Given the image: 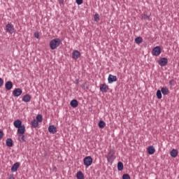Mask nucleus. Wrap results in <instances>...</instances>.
I'll return each instance as SVG.
<instances>
[{
	"label": "nucleus",
	"instance_id": "1",
	"mask_svg": "<svg viewBox=\"0 0 179 179\" xmlns=\"http://www.w3.org/2000/svg\"><path fill=\"white\" fill-rule=\"evenodd\" d=\"M15 128L17 129V134H19L18 139L20 142H26L24 139V132H26V127L23 124L20 120H17L13 122Z\"/></svg>",
	"mask_w": 179,
	"mask_h": 179
},
{
	"label": "nucleus",
	"instance_id": "2",
	"mask_svg": "<svg viewBox=\"0 0 179 179\" xmlns=\"http://www.w3.org/2000/svg\"><path fill=\"white\" fill-rule=\"evenodd\" d=\"M61 43H62L61 39L58 38L52 39L50 42V47L52 50H57V48H58V47L61 45Z\"/></svg>",
	"mask_w": 179,
	"mask_h": 179
},
{
	"label": "nucleus",
	"instance_id": "3",
	"mask_svg": "<svg viewBox=\"0 0 179 179\" xmlns=\"http://www.w3.org/2000/svg\"><path fill=\"white\" fill-rule=\"evenodd\" d=\"M83 163L85 166H86L87 167H89L92 166V164H93V158H92V157L90 156L86 157L83 159Z\"/></svg>",
	"mask_w": 179,
	"mask_h": 179
},
{
	"label": "nucleus",
	"instance_id": "4",
	"mask_svg": "<svg viewBox=\"0 0 179 179\" xmlns=\"http://www.w3.org/2000/svg\"><path fill=\"white\" fill-rule=\"evenodd\" d=\"M152 54L155 57H159V55L162 54V49L160 48V46L155 47L152 50Z\"/></svg>",
	"mask_w": 179,
	"mask_h": 179
},
{
	"label": "nucleus",
	"instance_id": "5",
	"mask_svg": "<svg viewBox=\"0 0 179 179\" xmlns=\"http://www.w3.org/2000/svg\"><path fill=\"white\" fill-rule=\"evenodd\" d=\"M6 32L10 33V34H13V33L15 32V28L10 24H8L6 25Z\"/></svg>",
	"mask_w": 179,
	"mask_h": 179
},
{
	"label": "nucleus",
	"instance_id": "6",
	"mask_svg": "<svg viewBox=\"0 0 179 179\" xmlns=\"http://www.w3.org/2000/svg\"><path fill=\"white\" fill-rule=\"evenodd\" d=\"M114 155H115V152L114 150H110L108 155H106L107 161L111 162V159H114Z\"/></svg>",
	"mask_w": 179,
	"mask_h": 179
},
{
	"label": "nucleus",
	"instance_id": "7",
	"mask_svg": "<svg viewBox=\"0 0 179 179\" xmlns=\"http://www.w3.org/2000/svg\"><path fill=\"white\" fill-rule=\"evenodd\" d=\"M99 89L103 93H107V92H108L109 87L106 84H101Z\"/></svg>",
	"mask_w": 179,
	"mask_h": 179
},
{
	"label": "nucleus",
	"instance_id": "8",
	"mask_svg": "<svg viewBox=\"0 0 179 179\" xmlns=\"http://www.w3.org/2000/svg\"><path fill=\"white\" fill-rule=\"evenodd\" d=\"M23 93V91L20 88H16L13 90V94L15 97H19Z\"/></svg>",
	"mask_w": 179,
	"mask_h": 179
},
{
	"label": "nucleus",
	"instance_id": "9",
	"mask_svg": "<svg viewBox=\"0 0 179 179\" xmlns=\"http://www.w3.org/2000/svg\"><path fill=\"white\" fill-rule=\"evenodd\" d=\"M72 58L73 59L80 58V52L78 50H73L72 52Z\"/></svg>",
	"mask_w": 179,
	"mask_h": 179
},
{
	"label": "nucleus",
	"instance_id": "10",
	"mask_svg": "<svg viewBox=\"0 0 179 179\" xmlns=\"http://www.w3.org/2000/svg\"><path fill=\"white\" fill-rule=\"evenodd\" d=\"M167 62H169V61L166 57H163L159 61L160 66H166V65H167Z\"/></svg>",
	"mask_w": 179,
	"mask_h": 179
},
{
	"label": "nucleus",
	"instance_id": "11",
	"mask_svg": "<svg viewBox=\"0 0 179 179\" xmlns=\"http://www.w3.org/2000/svg\"><path fill=\"white\" fill-rule=\"evenodd\" d=\"M147 152L148 155H155V152H156V149H155V147L153 145H150L147 148Z\"/></svg>",
	"mask_w": 179,
	"mask_h": 179
},
{
	"label": "nucleus",
	"instance_id": "12",
	"mask_svg": "<svg viewBox=\"0 0 179 179\" xmlns=\"http://www.w3.org/2000/svg\"><path fill=\"white\" fill-rule=\"evenodd\" d=\"M30 100H31V96L29 94H25L22 97V101H24V103H29L30 102Z\"/></svg>",
	"mask_w": 179,
	"mask_h": 179
},
{
	"label": "nucleus",
	"instance_id": "13",
	"mask_svg": "<svg viewBox=\"0 0 179 179\" xmlns=\"http://www.w3.org/2000/svg\"><path fill=\"white\" fill-rule=\"evenodd\" d=\"M108 83H113V82H117V76L110 74L108 78Z\"/></svg>",
	"mask_w": 179,
	"mask_h": 179
},
{
	"label": "nucleus",
	"instance_id": "14",
	"mask_svg": "<svg viewBox=\"0 0 179 179\" xmlns=\"http://www.w3.org/2000/svg\"><path fill=\"white\" fill-rule=\"evenodd\" d=\"M19 166H20V164H19V162L15 163L11 167L12 173H15V171H17V169H19Z\"/></svg>",
	"mask_w": 179,
	"mask_h": 179
},
{
	"label": "nucleus",
	"instance_id": "15",
	"mask_svg": "<svg viewBox=\"0 0 179 179\" xmlns=\"http://www.w3.org/2000/svg\"><path fill=\"white\" fill-rule=\"evenodd\" d=\"M48 131L50 134H57V127L54 125H50L48 127Z\"/></svg>",
	"mask_w": 179,
	"mask_h": 179
},
{
	"label": "nucleus",
	"instance_id": "16",
	"mask_svg": "<svg viewBox=\"0 0 179 179\" xmlns=\"http://www.w3.org/2000/svg\"><path fill=\"white\" fill-rule=\"evenodd\" d=\"M70 106H71L73 108H76V107L79 106V102H78V100L76 99H73L70 103Z\"/></svg>",
	"mask_w": 179,
	"mask_h": 179
},
{
	"label": "nucleus",
	"instance_id": "17",
	"mask_svg": "<svg viewBox=\"0 0 179 179\" xmlns=\"http://www.w3.org/2000/svg\"><path fill=\"white\" fill-rule=\"evenodd\" d=\"M5 87L6 90H10L12 87H13V83H12L11 81H8L6 83Z\"/></svg>",
	"mask_w": 179,
	"mask_h": 179
},
{
	"label": "nucleus",
	"instance_id": "18",
	"mask_svg": "<svg viewBox=\"0 0 179 179\" xmlns=\"http://www.w3.org/2000/svg\"><path fill=\"white\" fill-rule=\"evenodd\" d=\"M6 145L8 146V148H12L13 146V141H12V138H7L6 141Z\"/></svg>",
	"mask_w": 179,
	"mask_h": 179
},
{
	"label": "nucleus",
	"instance_id": "19",
	"mask_svg": "<svg viewBox=\"0 0 179 179\" xmlns=\"http://www.w3.org/2000/svg\"><path fill=\"white\" fill-rule=\"evenodd\" d=\"M170 155H171V157H177V156H178V151H177V150H176V149H173L170 152Z\"/></svg>",
	"mask_w": 179,
	"mask_h": 179
},
{
	"label": "nucleus",
	"instance_id": "20",
	"mask_svg": "<svg viewBox=\"0 0 179 179\" xmlns=\"http://www.w3.org/2000/svg\"><path fill=\"white\" fill-rule=\"evenodd\" d=\"M31 125L32 128H37V127H38V122H37L36 120L34 119L31 121Z\"/></svg>",
	"mask_w": 179,
	"mask_h": 179
},
{
	"label": "nucleus",
	"instance_id": "21",
	"mask_svg": "<svg viewBox=\"0 0 179 179\" xmlns=\"http://www.w3.org/2000/svg\"><path fill=\"white\" fill-rule=\"evenodd\" d=\"M117 170L118 171H122V170H124V164H122V162H119L117 163Z\"/></svg>",
	"mask_w": 179,
	"mask_h": 179
},
{
	"label": "nucleus",
	"instance_id": "22",
	"mask_svg": "<svg viewBox=\"0 0 179 179\" xmlns=\"http://www.w3.org/2000/svg\"><path fill=\"white\" fill-rule=\"evenodd\" d=\"M76 177L78 179H85V175H83L82 171H78L77 173Z\"/></svg>",
	"mask_w": 179,
	"mask_h": 179
},
{
	"label": "nucleus",
	"instance_id": "23",
	"mask_svg": "<svg viewBox=\"0 0 179 179\" xmlns=\"http://www.w3.org/2000/svg\"><path fill=\"white\" fill-rule=\"evenodd\" d=\"M161 92L164 96L169 94V89L167 87H162Z\"/></svg>",
	"mask_w": 179,
	"mask_h": 179
},
{
	"label": "nucleus",
	"instance_id": "24",
	"mask_svg": "<svg viewBox=\"0 0 179 179\" xmlns=\"http://www.w3.org/2000/svg\"><path fill=\"white\" fill-rule=\"evenodd\" d=\"M143 41V39L141 36L135 38L136 44H141Z\"/></svg>",
	"mask_w": 179,
	"mask_h": 179
},
{
	"label": "nucleus",
	"instance_id": "25",
	"mask_svg": "<svg viewBox=\"0 0 179 179\" xmlns=\"http://www.w3.org/2000/svg\"><path fill=\"white\" fill-rule=\"evenodd\" d=\"M98 125H99V128L103 129V128H104L106 127V122H104V121H103V120H101V121H99Z\"/></svg>",
	"mask_w": 179,
	"mask_h": 179
},
{
	"label": "nucleus",
	"instance_id": "26",
	"mask_svg": "<svg viewBox=\"0 0 179 179\" xmlns=\"http://www.w3.org/2000/svg\"><path fill=\"white\" fill-rule=\"evenodd\" d=\"M36 121L38 122H43V115H37V116H36Z\"/></svg>",
	"mask_w": 179,
	"mask_h": 179
},
{
	"label": "nucleus",
	"instance_id": "27",
	"mask_svg": "<svg viewBox=\"0 0 179 179\" xmlns=\"http://www.w3.org/2000/svg\"><path fill=\"white\" fill-rule=\"evenodd\" d=\"M157 99H159V100L162 99V91L160 90H158L157 91Z\"/></svg>",
	"mask_w": 179,
	"mask_h": 179
},
{
	"label": "nucleus",
	"instance_id": "28",
	"mask_svg": "<svg viewBox=\"0 0 179 179\" xmlns=\"http://www.w3.org/2000/svg\"><path fill=\"white\" fill-rule=\"evenodd\" d=\"M99 19H100V17H99V14H96L94 16V20L95 22H99Z\"/></svg>",
	"mask_w": 179,
	"mask_h": 179
},
{
	"label": "nucleus",
	"instance_id": "29",
	"mask_svg": "<svg viewBox=\"0 0 179 179\" xmlns=\"http://www.w3.org/2000/svg\"><path fill=\"white\" fill-rule=\"evenodd\" d=\"M122 179H131V176H129L128 174H124L122 176Z\"/></svg>",
	"mask_w": 179,
	"mask_h": 179
},
{
	"label": "nucleus",
	"instance_id": "30",
	"mask_svg": "<svg viewBox=\"0 0 179 179\" xmlns=\"http://www.w3.org/2000/svg\"><path fill=\"white\" fill-rule=\"evenodd\" d=\"M77 5H82L83 3V0H76Z\"/></svg>",
	"mask_w": 179,
	"mask_h": 179
},
{
	"label": "nucleus",
	"instance_id": "31",
	"mask_svg": "<svg viewBox=\"0 0 179 179\" xmlns=\"http://www.w3.org/2000/svg\"><path fill=\"white\" fill-rule=\"evenodd\" d=\"M150 17V15H148L146 13H144V16L143 17V19H149Z\"/></svg>",
	"mask_w": 179,
	"mask_h": 179
},
{
	"label": "nucleus",
	"instance_id": "32",
	"mask_svg": "<svg viewBox=\"0 0 179 179\" xmlns=\"http://www.w3.org/2000/svg\"><path fill=\"white\" fill-rule=\"evenodd\" d=\"M3 86V79L0 78V87Z\"/></svg>",
	"mask_w": 179,
	"mask_h": 179
},
{
	"label": "nucleus",
	"instance_id": "33",
	"mask_svg": "<svg viewBox=\"0 0 179 179\" xmlns=\"http://www.w3.org/2000/svg\"><path fill=\"white\" fill-rule=\"evenodd\" d=\"M34 37L36 38H38L40 37V34H38V32H35L34 33Z\"/></svg>",
	"mask_w": 179,
	"mask_h": 179
},
{
	"label": "nucleus",
	"instance_id": "34",
	"mask_svg": "<svg viewBox=\"0 0 179 179\" xmlns=\"http://www.w3.org/2000/svg\"><path fill=\"white\" fill-rule=\"evenodd\" d=\"M2 138H3V132L0 131V141L2 139Z\"/></svg>",
	"mask_w": 179,
	"mask_h": 179
},
{
	"label": "nucleus",
	"instance_id": "35",
	"mask_svg": "<svg viewBox=\"0 0 179 179\" xmlns=\"http://www.w3.org/2000/svg\"><path fill=\"white\" fill-rule=\"evenodd\" d=\"M169 83H170V85H171V83H172L171 81H170Z\"/></svg>",
	"mask_w": 179,
	"mask_h": 179
}]
</instances>
